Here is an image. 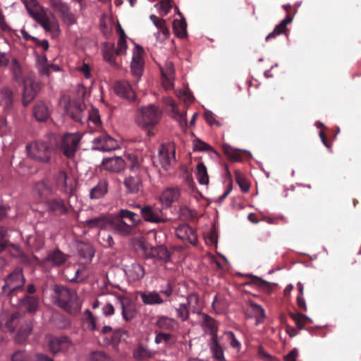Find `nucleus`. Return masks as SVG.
<instances>
[{"label": "nucleus", "mask_w": 361, "mask_h": 361, "mask_svg": "<svg viewBox=\"0 0 361 361\" xmlns=\"http://www.w3.org/2000/svg\"><path fill=\"white\" fill-rule=\"evenodd\" d=\"M66 112L74 121L84 123L85 121L92 122L95 127L101 125L99 111L95 108H91L87 112L85 104L78 102H70L66 106Z\"/></svg>", "instance_id": "1"}, {"label": "nucleus", "mask_w": 361, "mask_h": 361, "mask_svg": "<svg viewBox=\"0 0 361 361\" xmlns=\"http://www.w3.org/2000/svg\"><path fill=\"white\" fill-rule=\"evenodd\" d=\"M54 291L59 306L71 314L79 312L80 305L75 292L60 285L54 286Z\"/></svg>", "instance_id": "2"}, {"label": "nucleus", "mask_w": 361, "mask_h": 361, "mask_svg": "<svg viewBox=\"0 0 361 361\" xmlns=\"http://www.w3.org/2000/svg\"><path fill=\"white\" fill-rule=\"evenodd\" d=\"M26 150L30 158L43 164H48L51 161L54 147L51 142L37 140L27 144Z\"/></svg>", "instance_id": "3"}, {"label": "nucleus", "mask_w": 361, "mask_h": 361, "mask_svg": "<svg viewBox=\"0 0 361 361\" xmlns=\"http://www.w3.org/2000/svg\"><path fill=\"white\" fill-rule=\"evenodd\" d=\"M79 133H65L61 137H54L55 149L68 158L73 157L81 140Z\"/></svg>", "instance_id": "4"}, {"label": "nucleus", "mask_w": 361, "mask_h": 361, "mask_svg": "<svg viewBox=\"0 0 361 361\" xmlns=\"http://www.w3.org/2000/svg\"><path fill=\"white\" fill-rule=\"evenodd\" d=\"M161 114V111L154 105L143 106L137 111L135 122L142 128L152 127L159 122Z\"/></svg>", "instance_id": "5"}, {"label": "nucleus", "mask_w": 361, "mask_h": 361, "mask_svg": "<svg viewBox=\"0 0 361 361\" xmlns=\"http://www.w3.org/2000/svg\"><path fill=\"white\" fill-rule=\"evenodd\" d=\"M1 294L12 298L23 291L25 278L20 269H16L11 273L4 280Z\"/></svg>", "instance_id": "6"}, {"label": "nucleus", "mask_w": 361, "mask_h": 361, "mask_svg": "<svg viewBox=\"0 0 361 361\" xmlns=\"http://www.w3.org/2000/svg\"><path fill=\"white\" fill-rule=\"evenodd\" d=\"M136 207L140 209V216L145 221L159 224L166 223L169 221V219L164 213L162 208L151 205H145L142 207L139 204Z\"/></svg>", "instance_id": "7"}, {"label": "nucleus", "mask_w": 361, "mask_h": 361, "mask_svg": "<svg viewBox=\"0 0 361 361\" xmlns=\"http://www.w3.org/2000/svg\"><path fill=\"white\" fill-rule=\"evenodd\" d=\"M49 4L54 12L59 14L63 21L71 25L76 23L74 15L71 11L68 5L62 0H48Z\"/></svg>", "instance_id": "8"}, {"label": "nucleus", "mask_w": 361, "mask_h": 361, "mask_svg": "<svg viewBox=\"0 0 361 361\" xmlns=\"http://www.w3.org/2000/svg\"><path fill=\"white\" fill-rule=\"evenodd\" d=\"M145 257L147 259H155L157 262L165 263L169 261L171 253L164 245L151 247L148 249L146 246L142 247Z\"/></svg>", "instance_id": "9"}, {"label": "nucleus", "mask_w": 361, "mask_h": 361, "mask_svg": "<svg viewBox=\"0 0 361 361\" xmlns=\"http://www.w3.org/2000/svg\"><path fill=\"white\" fill-rule=\"evenodd\" d=\"M55 181L60 190L70 196L74 194L75 190V180L73 178L68 177L65 171H59L55 176Z\"/></svg>", "instance_id": "10"}, {"label": "nucleus", "mask_w": 361, "mask_h": 361, "mask_svg": "<svg viewBox=\"0 0 361 361\" xmlns=\"http://www.w3.org/2000/svg\"><path fill=\"white\" fill-rule=\"evenodd\" d=\"M159 162L164 170H168L175 161V145L173 143L162 145L159 150Z\"/></svg>", "instance_id": "11"}, {"label": "nucleus", "mask_w": 361, "mask_h": 361, "mask_svg": "<svg viewBox=\"0 0 361 361\" xmlns=\"http://www.w3.org/2000/svg\"><path fill=\"white\" fill-rule=\"evenodd\" d=\"M94 148L103 152H109L119 147L118 142L107 134H102L93 140Z\"/></svg>", "instance_id": "12"}, {"label": "nucleus", "mask_w": 361, "mask_h": 361, "mask_svg": "<svg viewBox=\"0 0 361 361\" xmlns=\"http://www.w3.org/2000/svg\"><path fill=\"white\" fill-rule=\"evenodd\" d=\"M143 49L136 45L133 50L130 71L133 76L140 78L143 73L144 60L142 57Z\"/></svg>", "instance_id": "13"}, {"label": "nucleus", "mask_w": 361, "mask_h": 361, "mask_svg": "<svg viewBox=\"0 0 361 361\" xmlns=\"http://www.w3.org/2000/svg\"><path fill=\"white\" fill-rule=\"evenodd\" d=\"M23 83L24 84L23 104L25 106H27L37 96L41 87L38 82L31 79H27Z\"/></svg>", "instance_id": "14"}, {"label": "nucleus", "mask_w": 361, "mask_h": 361, "mask_svg": "<svg viewBox=\"0 0 361 361\" xmlns=\"http://www.w3.org/2000/svg\"><path fill=\"white\" fill-rule=\"evenodd\" d=\"M154 326L159 330V331L171 333L178 329V323L173 318L166 315H158L156 317Z\"/></svg>", "instance_id": "15"}, {"label": "nucleus", "mask_w": 361, "mask_h": 361, "mask_svg": "<svg viewBox=\"0 0 361 361\" xmlns=\"http://www.w3.org/2000/svg\"><path fill=\"white\" fill-rule=\"evenodd\" d=\"M121 307V314L123 319L126 322L131 321L136 316V310L135 305L131 300L122 295L117 298Z\"/></svg>", "instance_id": "16"}, {"label": "nucleus", "mask_w": 361, "mask_h": 361, "mask_svg": "<svg viewBox=\"0 0 361 361\" xmlns=\"http://www.w3.org/2000/svg\"><path fill=\"white\" fill-rule=\"evenodd\" d=\"M102 55L104 60L107 62L111 66L118 68L120 67L119 63L117 61V47L116 48L114 43L104 42L102 47Z\"/></svg>", "instance_id": "17"}, {"label": "nucleus", "mask_w": 361, "mask_h": 361, "mask_svg": "<svg viewBox=\"0 0 361 361\" xmlns=\"http://www.w3.org/2000/svg\"><path fill=\"white\" fill-rule=\"evenodd\" d=\"M283 8L287 12V15L279 25L275 26L274 30L267 36V41L274 38L277 35L286 33L288 31L287 25L290 23L293 18V17L289 13V11L291 9V6L283 5Z\"/></svg>", "instance_id": "18"}, {"label": "nucleus", "mask_w": 361, "mask_h": 361, "mask_svg": "<svg viewBox=\"0 0 361 361\" xmlns=\"http://www.w3.org/2000/svg\"><path fill=\"white\" fill-rule=\"evenodd\" d=\"M176 235L179 239L192 245H195L197 240L196 232L188 224H182L177 227Z\"/></svg>", "instance_id": "19"}, {"label": "nucleus", "mask_w": 361, "mask_h": 361, "mask_svg": "<svg viewBox=\"0 0 361 361\" xmlns=\"http://www.w3.org/2000/svg\"><path fill=\"white\" fill-rule=\"evenodd\" d=\"M71 345V339L66 336L52 337L49 341V349L53 353L66 350Z\"/></svg>", "instance_id": "20"}, {"label": "nucleus", "mask_w": 361, "mask_h": 361, "mask_svg": "<svg viewBox=\"0 0 361 361\" xmlns=\"http://www.w3.org/2000/svg\"><path fill=\"white\" fill-rule=\"evenodd\" d=\"M114 91L117 95L127 100L134 101L135 99V94L130 84L126 80L116 82L114 85Z\"/></svg>", "instance_id": "21"}, {"label": "nucleus", "mask_w": 361, "mask_h": 361, "mask_svg": "<svg viewBox=\"0 0 361 361\" xmlns=\"http://www.w3.org/2000/svg\"><path fill=\"white\" fill-rule=\"evenodd\" d=\"M110 225L111 219L104 214L87 219L84 222V226L90 229L100 228L106 230L110 228Z\"/></svg>", "instance_id": "22"}, {"label": "nucleus", "mask_w": 361, "mask_h": 361, "mask_svg": "<svg viewBox=\"0 0 361 361\" xmlns=\"http://www.w3.org/2000/svg\"><path fill=\"white\" fill-rule=\"evenodd\" d=\"M156 352L151 350L147 344L139 343L133 352V357L137 361H145L153 358Z\"/></svg>", "instance_id": "23"}, {"label": "nucleus", "mask_w": 361, "mask_h": 361, "mask_svg": "<svg viewBox=\"0 0 361 361\" xmlns=\"http://www.w3.org/2000/svg\"><path fill=\"white\" fill-rule=\"evenodd\" d=\"M123 185L127 193H137L142 186L141 177L138 174L126 176L123 180Z\"/></svg>", "instance_id": "24"}, {"label": "nucleus", "mask_w": 361, "mask_h": 361, "mask_svg": "<svg viewBox=\"0 0 361 361\" xmlns=\"http://www.w3.org/2000/svg\"><path fill=\"white\" fill-rule=\"evenodd\" d=\"M245 314L247 317L255 318V325L263 323L266 317L264 308L254 302L250 303V306L246 310Z\"/></svg>", "instance_id": "25"}, {"label": "nucleus", "mask_w": 361, "mask_h": 361, "mask_svg": "<svg viewBox=\"0 0 361 361\" xmlns=\"http://www.w3.org/2000/svg\"><path fill=\"white\" fill-rule=\"evenodd\" d=\"M104 169L113 173H118L125 167V161L121 157L106 158L102 161Z\"/></svg>", "instance_id": "26"}, {"label": "nucleus", "mask_w": 361, "mask_h": 361, "mask_svg": "<svg viewBox=\"0 0 361 361\" xmlns=\"http://www.w3.org/2000/svg\"><path fill=\"white\" fill-rule=\"evenodd\" d=\"M19 305L22 309H24L29 313H35L39 307V298L35 296L25 295L19 299Z\"/></svg>", "instance_id": "27"}, {"label": "nucleus", "mask_w": 361, "mask_h": 361, "mask_svg": "<svg viewBox=\"0 0 361 361\" xmlns=\"http://www.w3.org/2000/svg\"><path fill=\"white\" fill-rule=\"evenodd\" d=\"M142 302L147 305H157L164 302V300L157 291H140L138 293Z\"/></svg>", "instance_id": "28"}, {"label": "nucleus", "mask_w": 361, "mask_h": 361, "mask_svg": "<svg viewBox=\"0 0 361 361\" xmlns=\"http://www.w3.org/2000/svg\"><path fill=\"white\" fill-rule=\"evenodd\" d=\"M68 255L63 253L59 250H55L50 251L47 257L45 262L52 266L59 267L63 264L68 259Z\"/></svg>", "instance_id": "29"}, {"label": "nucleus", "mask_w": 361, "mask_h": 361, "mask_svg": "<svg viewBox=\"0 0 361 361\" xmlns=\"http://www.w3.org/2000/svg\"><path fill=\"white\" fill-rule=\"evenodd\" d=\"M179 190L176 188H169L166 189L160 196V201L163 206L170 207L173 202L177 201L179 198Z\"/></svg>", "instance_id": "30"}, {"label": "nucleus", "mask_w": 361, "mask_h": 361, "mask_svg": "<svg viewBox=\"0 0 361 361\" xmlns=\"http://www.w3.org/2000/svg\"><path fill=\"white\" fill-rule=\"evenodd\" d=\"M154 343L157 345L164 343L166 347H170L176 342V336L170 332L155 330Z\"/></svg>", "instance_id": "31"}, {"label": "nucleus", "mask_w": 361, "mask_h": 361, "mask_svg": "<svg viewBox=\"0 0 361 361\" xmlns=\"http://www.w3.org/2000/svg\"><path fill=\"white\" fill-rule=\"evenodd\" d=\"M33 327L32 320H24L22 322L20 329L16 336V341L22 343L26 341L30 334Z\"/></svg>", "instance_id": "32"}, {"label": "nucleus", "mask_w": 361, "mask_h": 361, "mask_svg": "<svg viewBox=\"0 0 361 361\" xmlns=\"http://www.w3.org/2000/svg\"><path fill=\"white\" fill-rule=\"evenodd\" d=\"M108 192V182L102 179L100 180L97 185L93 187L90 191L89 197L92 200H97L103 197Z\"/></svg>", "instance_id": "33"}, {"label": "nucleus", "mask_w": 361, "mask_h": 361, "mask_svg": "<svg viewBox=\"0 0 361 361\" xmlns=\"http://www.w3.org/2000/svg\"><path fill=\"white\" fill-rule=\"evenodd\" d=\"M47 207L49 211L59 215L66 214L68 211L64 200L61 198H54L49 200Z\"/></svg>", "instance_id": "34"}, {"label": "nucleus", "mask_w": 361, "mask_h": 361, "mask_svg": "<svg viewBox=\"0 0 361 361\" xmlns=\"http://www.w3.org/2000/svg\"><path fill=\"white\" fill-rule=\"evenodd\" d=\"M33 115L39 122L46 121L50 116L48 106L44 102L37 103L33 109Z\"/></svg>", "instance_id": "35"}, {"label": "nucleus", "mask_w": 361, "mask_h": 361, "mask_svg": "<svg viewBox=\"0 0 361 361\" xmlns=\"http://www.w3.org/2000/svg\"><path fill=\"white\" fill-rule=\"evenodd\" d=\"M209 346L214 357L219 360H224V349L220 344L218 336L211 338L209 342Z\"/></svg>", "instance_id": "36"}, {"label": "nucleus", "mask_w": 361, "mask_h": 361, "mask_svg": "<svg viewBox=\"0 0 361 361\" xmlns=\"http://www.w3.org/2000/svg\"><path fill=\"white\" fill-rule=\"evenodd\" d=\"M110 228L114 229L117 233L122 235H128L133 231V226L127 224L122 219L113 221L111 219Z\"/></svg>", "instance_id": "37"}, {"label": "nucleus", "mask_w": 361, "mask_h": 361, "mask_svg": "<svg viewBox=\"0 0 361 361\" xmlns=\"http://www.w3.org/2000/svg\"><path fill=\"white\" fill-rule=\"evenodd\" d=\"M10 69L13 80L18 83H22L26 80L25 79L23 68L16 59H12Z\"/></svg>", "instance_id": "38"}, {"label": "nucleus", "mask_w": 361, "mask_h": 361, "mask_svg": "<svg viewBox=\"0 0 361 361\" xmlns=\"http://www.w3.org/2000/svg\"><path fill=\"white\" fill-rule=\"evenodd\" d=\"M202 317V326L207 329L211 338L218 336V326L216 321L209 315L203 313Z\"/></svg>", "instance_id": "39"}, {"label": "nucleus", "mask_w": 361, "mask_h": 361, "mask_svg": "<svg viewBox=\"0 0 361 361\" xmlns=\"http://www.w3.org/2000/svg\"><path fill=\"white\" fill-rule=\"evenodd\" d=\"M189 310L194 314L202 315V305L200 302V298L197 293H190L187 297V303H185Z\"/></svg>", "instance_id": "40"}, {"label": "nucleus", "mask_w": 361, "mask_h": 361, "mask_svg": "<svg viewBox=\"0 0 361 361\" xmlns=\"http://www.w3.org/2000/svg\"><path fill=\"white\" fill-rule=\"evenodd\" d=\"M145 274L144 267L138 263L132 264L127 270L128 276L133 281H138L142 279Z\"/></svg>", "instance_id": "41"}, {"label": "nucleus", "mask_w": 361, "mask_h": 361, "mask_svg": "<svg viewBox=\"0 0 361 361\" xmlns=\"http://www.w3.org/2000/svg\"><path fill=\"white\" fill-rule=\"evenodd\" d=\"M117 33L119 35L118 40L117 42V55H124L127 51V36L120 25L116 28Z\"/></svg>", "instance_id": "42"}, {"label": "nucleus", "mask_w": 361, "mask_h": 361, "mask_svg": "<svg viewBox=\"0 0 361 361\" xmlns=\"http://www.w3.org/2000/svg\"><path fill=\"white\" fill-rule=\"evenodd\" d=\"M290 317L295 322L299 330L303 329L305 326L312 323V319L302 313H289Z\"/></svg>", "instance_id": "43"}, {"label": "nucleus", "mask_w": 361, "mask_h": 361, "mask_svg": "<svg viewBox=\"0 0 361 361\" xmlns=\"http://www.w3.org/2000/svg\"><path fill=\"white\" fill-rule=\"evenodd\" d=\"M222 149L225 155L233 161H242L243 159L242 152L239 149H233L229 145L224 144Z\"/></svg>", "instance_id": "44"}, {"label": "nucleus", "mask_w": 361, "mask_h": 361, "mask_svg": "<svg viewBox=\"0 0 361 361\" xmlns=\"http://www.w3.org/2000/svg\"><path fill=\"white\" fill-rule=\"evenodd\" d=\"M187 24L185 20L175 19L173 22V29L176 35L180 38H184L187 36Z\"/></svg>", "instance_id": "45"}, {"label": "nucleus", "mask_w": 361, "mask_h": 361, "mask_svg": "<svg viewBox=\"0 0 361 361\" xmlns=\"http://www.w3.org/2000/svg\"><path fill=\"white\" fill-rule=\"evenodd\" d=\"M196 176L198 182L201 185H207L209 183V176L205 165L202 162L197 164L196 167Z\"/></svg>", "instance_id": "46"}, {"label": "nucleus", "mask_w": 361, "mask_h": 361, "mask_svg": "<svg viewBox=\"0 0 361 361\" xmlns=\"http://www.w3.org/2000/svg\"><path fill=\"white\" fill-rule=\"evenodd\" d=\"M23 320L21 314L18 312L13 313L6 322V329L13 333L18 324H21Z\"/></svg>", "instance_id": "47"}, {"label": "nucleus", "mask_w": 361, "mask_h": 361, "mask_svg": "<svg viewBox=\"0 0 361 361\" xmlns=\"http://www.w3.org/2000/svg\"><path fill=\"white\" fill-rule=\"evenodd\" d=\"M121 219H128L131 222L133 227L138 225L140 223V219L139 216L128 209H121L118 214Z\"/></svg>", "instance_id": "48"}, {"label": "nucleus", "mask_w": 361, "mask_h": 361, "mask_svg": "<svg viewBox=\"0 0 361 361\" xmlns=\"http://www.w3.org/2000/svg\"><path fill=\"white\" fill-rule=\"evenodd\" d=\"M35 190L41 199L47 198L51 193V188L45 180L38 182L35 185Z\"/></svg>", "instance_id": "49"}, {"label": "nucleus", "mask_w": 361, "mask_h": 361, "mask_svg": "<svg viewBox=\"0 0 361 361\" xmlns=\"http://www.w3.org/2000/svg\"><path fill=\"white\" fill-rule=\"evenodd\" d=\"M252 283L264 292L270 293L272 291V283L264 281L258 276H252Z\"/></svg>", "instance_id": "50"}, {"label": "nucleus", "mask_w": 361, "mask_h": 361, "mask_svg": "<svg viewBox=\"0 0 361 361\" xmlns=\"http://www.w3.org/2000/svg\"><path fill=\"white\" fill-rule=\"evenodd\" d=\"M235 179L241 190L243 192H247L250 190V185L246 180L243 174L240 171H235L234 173Z\"/></svg>", "instance_id": "51"}, {"label": "nucleus", "mask_w": 361, "mask_h": 361, "mask_svg": "<svg viewBox=\"0 0 361 361\" xmlns=\"http://www.w3.org/2000/svg\"><path fill=\"white\" fill-rule=\"evenodd\" d=\"M2 102L5 109L9 110L13 106V95L12 91L8 88H4L2 90Z\"/></svg>", "instance_id": "52"}, {"label": "nucleus", "mask_w": 361, "mask_h": 361, "mask_svg": "<svg viewBox=\"0 0 361 361\" xmlns=\"http://www.w3.org/2000/svg\"><path fill=\"white\" fill-rule=\"evenodd\" d=\"M224 336L232 348L236 350L237 351L240 350L241 344L236 338L233 332L226 331L224 333Z\"/></svg>", "instance_id": "53"}, {"label": "nucleus", "mask_w": 361, "mask_h": 361, "mask_svg": "<svg viewBox=\"0 0 361 361\" xmlns=\"http://www.w3.org/2000/svg\"><path fill=\"white\" fill-rule=\"evenodd\" d=\"M176 312L177 317L182 322H185L189 319L190 310L185 303L180 304L178 307L176 308Z\"/></svg>", "instance_id": "54"}, {"label": "nucleus", "mask_w": 361, "mask_h": 361, "mask_svg": "<svg viewBox=\"0 0 361 361\" xmlns=\"http://www.w3.org/2000/svg\"><path fill=\"white\" fill-rule=\"evenodd\" d=\"M98 236V240L104 247H111L114 245V241L110 234L99 232Z\"/></svg>", "instance_id": "55"}, {"label": "nucleus", "mask_w": 361, "mask_h": 361, "mask_svg": "<svg viewBox=\"0 0 361 361\" xmlns=\"http://www.w3.org/2000/svg\"><path fill=\"white\" fill-rule=\"evenodd\" d=\"M155 7L158 8L160 15L163 17L166 16L169 13L171 8V5L170 4L169 0H163L159 3L155 5Z\"/></svg>", "instance_id": "56"}, {"label": "nucleus", "mask_w": 361, "mask_h": 361, "mask_svg": "<svg viewBox=\"0 0 361 361\" xmlns=\"http://www.w3.org/2000/svg\"><path fill=\"white\" fill-rule=\"evenodd\" d=\"M193 149L195 151H200V152H204V151H214V149L207 144L206 142L202 141L201 140L196 138L193 141Z\"/></svg>", "instance_id": "57"}, {"label": "nucleus", "mask_w": 361, "mask_h": 361, "mask_svg": "<svg viewBox=\"0 0 361 361\" xmlns=\"http://www.w3.org/2000/svg\"><path fill=\"white\" fill-rule=\"evenodd\" d=\"M90 361H112V360L102 351H94L91 353Z\"/></svg>", "instance_id": "58"}, {"label": "nucleus", "mask_w": 361, "mask_h": 361, "mask_svg": "<svg viewBox=\"0 0 361 361\" xmlns=\"http://www.w3.org/2000/svg\"><path fill=\"white\" fill-rule=\"evenodd\" d=\"M172 114L173 118L179 123L180 126L182 128H185L187 127L186 114L180 112L178 109H176V111L172 112Z\"/></svg>", "instance_id": "59"}, {"label": "nucleus", "mask_w": 361, "mask_h": 361, "mask_svg": "<svg viewBox=\"0 0 361 361\" xmlns=\"http://www.w3.org/2000/svg\"><path fill=\"white\" fill-rule=\"evenodd\" d=\"M87 314L85 319L87 328L90 331H95L97 329L96 320L92 313L89 310H86Z\"/></svg>", "instance_id": "60"}, {"label": "nucleus", "mask_w": 361, "mask_h": 361, "mask_svg": "<svg viewBox=\"0 0 361 361\" xmlns=\"http://www.w3.org/2000/svg\"><path fill=\"white\" fill-rule=\"evenodd\" d=\"M169 30L166 26V24H164L159 29V31L155 33V37L158 41L163 42L169 37Z\"/></svg>", "instance_id": "61"}, {"label": "nucleus", "mask_w": 361, "mask_h": 361, "mask_svg": "<svg viewBox=\"0 0 361 361\" xmlns=\"http://www.w3.org/2000/svg\"><path fill=\"white\" fill-rule=\"evenodd\" d=\"M169 30L166 26V24H164L159 29V31L155 33V37L158 41L163 42L169 37Z\"/></svg>", "instance_id": "62"}, {"label": "nucleus", "mask_w": 361, "mask_h": 361, "mask_svg": "<svg viewBox=\"0 0 361 361\" xmlns=\"http://www.w3.org/2000/svg\"><path fill=\"white\" fill-rule=\"evenodd\" d=\"M80 255L85 259H92L94 256V251L91 246L85 245L79 250Z\"/></svg>", "instance_id": "63"}, {"label": "nucleus", "mask_w": 361, "mask_h": 361, "mask_svg": "<svg viewBox=\"0 0 361 361\" xmlns=\"http://www.w3.org/2000/svg\"><path fill=\"white\" fill-rule=\"evenodd\" d=\"M27 358L28 355L25 351L18 350L13 354L11 361H27Z\"/></svg>", "instance_id": "64"}]
</instances>
